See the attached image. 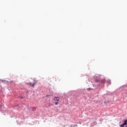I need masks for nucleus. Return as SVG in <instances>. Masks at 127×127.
Instances as JSON below:
<instances>
[{
	"label": "nucleus",
	"mask_w": 127,
	"mask_h": 127,
	"mask_svg": "<svg viewBox=\"0 0 127 127\" xmlns=\"http://www.w3.org/2000/svg\"><path fill=\"white\" fill-rule=\"evenodd\" d=\"M60 99V98L59 97H55L54 98V101H59Z\"/></svg>",
	"instance_id": "obj_3"
},
{
	"label": "nucleus",
	"mask_w": 127,
	"mask_h": 127,
	"mask_svg": "<svg viewBox=\"0 0 127 127\" xmlns=\"http://www.w3.org/2000/svg\"><path fill=\"white\" fill-rule=\"evenodd\" d=\"M105 82V80H103V82H102V83H104Z\"/></svg>",
	"instance_id": "obj_6"
},
{
	"label": "nucleus",
	"mask_w": 127,
	"mask_h": 127,
	"mask_svg": "<svg viewBox=\"0 0 127 127\" xmlns=\"http://www.w3.org/2000/svg\"><path fill=\"white\" fill-rule=\"evenodd\" d=\"M36 83H31V82H29L28 85H30L31 87H34V85H35Z\"/></svg>",
	"instance_id": "obj_2"
},
{
	"label": "nucleus",
	"mask_w": 127,
	"mask_h": 127,
	"mask_svg": "<svg viewBox=\"0 0 127 127\" xmlns=\"http://www.w3.org/2000/svg\"><path fill=\"white\" fill-rule=\"evenodd\" d=\"M127 120H126L125 122H124V123L121 125H120V127H127V126H127Z\"/></svg>",
	"instance_id": "obj_1"
},
{
	"label": "nucleus",
	"mask_w": 127,
	"mask_h": 127,
	"mask_svg": "<svg viewBox=\"0 0 127 127\" xmlns=\"http://www.w3.org/2000/svg\"><path fill=\"white\" fill-rule=\"evenodd\" d=\"M59 104V102H58L55 103V105L56 106H57V105H58Z\"/></svg>",
	"instance_id": "obj_4"
},
{
	"label": "nucleus",
	"mask_w": 127,
	"mask_h": 127,
	"mask_svg": "<svg viewBox=\"0 0 127 127\" xmlns=\"http://www.w3.org/2000/svg\"><path fill=\"white\" fill-rule=\"evenodd\" d=\"M50 95H47L46 97H49Z\"/></svg>",
	"instance_id": "obj_5"
}]
</instances>
